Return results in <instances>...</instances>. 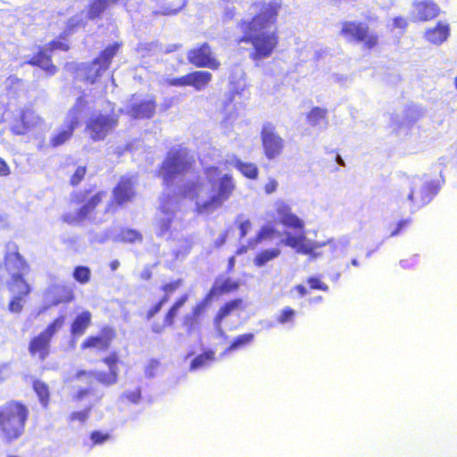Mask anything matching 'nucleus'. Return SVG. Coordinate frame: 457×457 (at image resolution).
<instances>
[{"label": "nucleus", "instance_id": "8", "mask_svg": "<svg viewBox=\"0 0 457 457\" xmlns=\"http://www.w3.org/2000/svg\"><path fill=\"white\" fill-rule=\"evenodd\" d=\"M109 112H92L85 121L84 132L93 142L104 141L119 126L120 112L115 110V104L108 102Z\"/></svg>", "mask_w": 457, "mask_h": 457}, {"label": "nucleus", "instance_id": "11", "mask_svg": "<svg viewBox=\"0 0 457 457\" xmlns=\"http://www.w3.org/2000/svg\"><path fill=\"white\" fill-rule=\"evenodd\" d=\"M340 35L347 42L361 44L362 47L367 50L375 49L379 46V36L371 31L369 25L363 21H343Z\"/></svg>", "mask_w": 457, "mask_h": 457}, {"label": "nucleus", "instance_id": "59", "mask_svg": "<svg viewBox=\"0 0 457 457\" xmlns=\"http://www.w3.org/2000/svg\"><path fill=\"white\" fill-rule=\"evenodd\" d=\"M10 174V168L7 162L0 157V177H4Z\"/></svg>", "mask_w": 457, "mask_h": 457}, {"label": "nucleus", "instance_id": "15", "mask_svg": "<svg viewBox=\"0 0 457 457\" xmlns=\"http://www.w3.org/2000/svg\"><path fill=\"white\" fill-rule=\"evenodd\" d=\"M136 179L134 176H120L112 190V198L105 208V212H113L115 207H121L136 197Z\"/></svg>", "mask_w": 457, "mask_h": 457}, {"label": "nucleus", "instance_id": "19", "mask_svg": "<svg viewBox=\"0 0 457 457\" xmlns=\"http://www.w3.org/2000/svg\"><path fill=\"white\" fill-rule=\"evenodd\" d=\"M212 79V74L207 71H194L184 76L166 79L164 83L169 87H193L196 91L204 89Z\"/></svg>", "mask_w": 457, "mask_h": 457}, {"label": "nucleus", "instance_id": "6", "mask_svg": "<svg viewBox=\"0 0 457 457\" xmlns=\"http://www.w3.org/2000/svg\"><path fill=\"white\" fill-rule=\"evenodd\" d=\"M195 158L191 151L184 146L171 147L166 154L157 170L164 186H170L178 177H183L195 170Z\"/></svg>", "mask_w": 457, "mask_h": 457}, {"label": "nucleus", "instance_id": "9", "mask_svg": "<svg viewBox=\"0 0 457 457\" xmlns=\"http://www.w3.org/2000/svg\"><path fill=\"white\" fill-rule=\"evenodd\" d=\"M65 320L64 315L57 316L41 332L29 339L28 351L34 361L44 362L51 356L52 340L64 326Z\"/></svg>", "mask_w": 457, "mask_h": 457}, {"label": "nucleus", "instance_id": "40", "mask_svg": "<svg viewBox=\"0 0 457 457\" xmlns=\"http://www.w3.org/2000/svg\"><path fill=\"white\" fill-rule=\"evenodd\" d=\"M328 111L320 107H313L307 113L306 119L309 125L317 126L322 120L326 119Z\"/></svg>", "mask_w": 457, "mask_h": 457}, {"label": "nucleus", "instance_id": "54", "mask_svg": "<svg viewBox=\"0 0 457 457\" xmlns=\"http://www.w3.org/2000/svg\"><path fill=\"white\" fill-rule=\"evenodd\" d=\"M278 188V182L275 179H270L264 186V191L270 195L274 193Z\"/></svg>", "mask_w": 457, "mask_h": 457}, {"label": "nucleus", "instance_id": "23", "mask_svg": "<svg viewBox=\"0 0 457 457\" xmlns=\"http://www.w3.org/2000/svg\"><path fill=\"white\" fill-rule=\"evenodd\" d=\"M412 7L414 17L419 21H432L440 13L438 4L433 0H416Z\"/></svg>", "mask_w": 457, "mask_h": 457}, {"label": "nucleus", "instance_id": "49", "mask_svg": "<svg viewBox=\"0 0 457 457\" xmlns=\"http://www.w3.org/2000/svg\"><path fill=\"white\" fill-rule=\"evenodd\" d=\"M204 173L206 177V179L209 183H212L216 178H219L220 175V170L217 166H208L204 169Z\"/></svg>", "mask_w": 457, "mask_h": 457}, {"label": "nucleus", "instance_id": "41", "mask_svg": "<svg viewBox=\"0 0 457 457\" xmlns=\"http://www.w3.org/2000/svg\"><path fill=\"white\" fill-rule=\"evenodd\" d=\"M46 46L51 54L52 52L56 50L68 52L71 49V45L69 43L68 37L61 38V34L56 38L49 41Z\"/></svg>", "mask_w": 457, "mask_h": 457}, {"label": "nucleus", "instance_id": "16", "mask_svg": "<svg viewBox=\"0 0 457 457\" xmlns=\"http://www.w3.org/2000/svg\"><path fill=\"white\" fill-rule=\"evenodd\" d=\"M262 146L267 159L278 157L285 147L284 139L276 132L275 126L270 122L263 124L261 131Z\"/></svg>", "mask_w": 457, "mask_h": 457}, {"label": "nucleus", "instance_id": "51", "mask_svg": "<svg viewBox=\"0 0 457 457\" xmlns=\"http://www.w3.org/2000/svg\"><path fill=\"white\" fill-rule=\"evenodd\" d=\"M141 390L137 388L133 391H128L123 394V398L131 403H137L141 400Z\"/></svg>", "mask_w": 457, "mask_h": 457}, {"label": "nucleus", "instance_id": "63", "mask_svg": "<svg viewBox=\"0 0 457 457\" xmlns=\"http://www.w3.org/2000/svg\"><path fill=\"white\" fill-rule=\"evenodd\" d=\"M173 104V99L172 98H166L163 103L162 104V107L163 110H168L170 108Z\"/></svg>", "mask_w": 457, "mask_h": 457}, {"label": "nucleus", "instance_id": "2", "mask_svg": "<svg viewBox=\"0 0 457 457\" xmlns=\"http://www.w3.org/2000/svg\"><path fill=\"white\" fill-rule=\"evenodd\" d=\"M3 263L4 270L10 275L6 288L11 295L7 309L9 312L20 314L24 310L27 299L32 292V287L25 276L30 270V265L20 253L19 246L13 242L6 245Z\"/></svg>", "mask_w": 457, "mask_h": 457}, {"label": "nucleus", "instance_id": "36", "mask_svg": "<svg viewBox=\"0 0 457 457\" xmlns=\"http://www.w3.org/2000/svg\"><path fill=\"white\" fill-rule=\"evenodd\" d=\"M215 360V352L213 350L204 351L203 353L195 357L190 364L191 370H197L204 367Z\"/></svg>", "mask_w": 457, "mask_h": 457}, {"label": "nucleus", "instance_id": "20", "mask_svg": "<svg viewBox=\"0 0 457 457\" xmlns=\"http://www.w3.org/2000/svg\"><path fill=\"white\" fill-rule=\"evenodd\" d=\"M41 121L42 119L32 108H23L21 110L19 117L13 120L11 132L17 136L25 135L38 126Z\"/></svg>", "mask_w": 457, "mask_h": 457}, {"label": "nucleus", "instance_id": "46", "mask_svg": "<svg viewBox=\"0 0 457 457\" xmlns=\"http://www.w3.org/2000/svg\"><path fill=\"white\" fill-rule=\"evenodd\" d=\"M160 369H161L160 361L157 359H151L147 362V364L145 368V375L147 378H154V376H156V374L158 373Z\"/></svg>", "mask_w": 457, "mask_h": 457}, {"label": "nucleus", "instance_id": "48", "mask_svg": "<svg viewBox=\"0 0 457 457\" xmlns=\"http://www.w3.org/2000/svg\"><path fill=\"white\" fill-rule=\"evenodd\" d=\"M183 285V280L181 278H178L176 280H172L170 282L165 283L161 287V290L165 294L172 295L174 294L181 286Z\"/></svg>", "mask_w": 457, "mask_h": 457}, {"label": "nucleus", "instance_id": "32", "mask_svg": "<svg viewBox=\"0 0 457 457\" xmlns=\"http://www.w3.org/2000/svg\"><path fill=\"white\" fill-rule=\"evenodd\" d=\"M233 163L235 168L246 179H257L259 169L255 163L242 162L239 159H236Z\"/></svg>", "mask_w": 457, "mask_h": 457}, {"label": "nucleus", "instance_id": "58", "mask_svg": "<svg viewBox=\"0 0 457 457\" xmlns=\"http://www.w3.org/2000/svg\"><path fill=\"white\" fill-rule=\"evenodd\" d=\"M251 228V222L249 220L242 221L239 224L240 237H245Z\"/></svg>", "mask_w": 457, "mask_h": 457}, {"label": "nucleus", "instance_id": "39", "mask_svg": "<svg viewBox=\"0 0 457 457\" xmlns=\"http://www.w3.org/2000/svg\"><path fill=\"white\" fill-rule=\"evenodd\" d=\"M72 278L80 285L87 284L91 279V270L87 266H75L72 271Z\"/></svg>", "mask_w": 457, "mask_h": 457}, {"label": "nucleus", "instance_id": "5", "mask_svg": "<svg viewBox=\"0 0 457 457\" xmlns=\"http://www.w3.org/2000/svg\"><path fill=\"white\" fill-rule=\"evenodd\" d=\"M29 413V406L20 400H10L0 406V436L5 443L24 435Z\"/></svg>", "mask_w": 457, "mask_h": 457}, {"label": "nucleus", "instance_id": "34", "mask_svg": "<svg viewBox=\"0 0 457 457\" xmlns=\"http://www.w3.org/2000/svg\"><path fill=\"white\" fill-rule=\"evenodd\" d=\"M277 233V230L270 226H263L254 237L251 238L248 241V246L251 249L255 248L259 244H261L264 239L272 237Z\"/></svg>", "mask_w": 457, "mask_h": 457}, {"label": "nucleus", "instance_id": "37", "mask_svg": "<svg viewBox=\"0 0 457 457\" xmlns=\"http://www.w3.org/2000/svg\"><path fill=\"white\" fill-rule=\"evenodd\" d=\"M60 295L56 296L52 304L54 306L73 302L76 298L73 289L69 286H60Z\"/></svg>", "mask_w": 457, "mask_h": 457}, {"label": "nucleus", "instance_id": "57", "mask_svg": "<svg viewBox=\"0 0 457 457\" xmlns=\"http://www.w3.org/2000/svg\"><path fill=\"white\" fill-rule=\"evenodd\" d=\"M409 223H410L409 220H402L398 221L396 228L391 232V236L394 237V236L398 235L402 229H403L404 228H406L409 225Z\"/></svg>", "mask_w": 457, "mask_h": 457}, {"label": "nucleus", "instance_id": "10", "mask_svg": "<svg viewBox=\"0 0 457 457\" xmlns=\"http://www.w3.org/2000/svg\"><path fill=\"white\" fill-rule=\"evenodd\" d=\"M101 361L108 368L107 371L79 370L75 372L71 380H79L82 378H94L98 384L104 386H112L119 381L120 369L121 363L120 354L112 351L101 359Z\"/></svg>", "mask_w": 457, "mask_h": 457}, {"label": "nucleus", "instance_id": "42", "mask_svg": "<svg viewBox=\"0 0 457 457\" xmlns=\"http://www.w3.org/2000/svg\"><path fill=\"white\" fill-rule=\"evenodd\" d=\"M295 316L296 311L290 306H286L276 316L275 320L277 323L284 325L293 322Z\"/></svg>", "mask_w": 457, "mask_h": 457}, {"label": "nucleus", "instance_id": "26", "mask_svg": "<svg viewBox=\"0 0 457 457\" xmlns=\"http://www.w3.org/2000/svg\"><path fill=\"white\" fill-rule=\"evenodd\" d=\"M437 188L430 184H424L420 187H412L408 195V199L416 207L420 208L428 204L436 195Z\"/></svg>", "mask_w": 457, "mask_h": 457}, {"label": "nucleus", "instance_id": "27", "mask_svg": "<svg viewBox=\"0 0 457 457\" xmlns=\"http://www.w3.org/2000/svg\"><path fill=\"white\" fill-rule=\"evenodd\" d=\"M450 36V26L446 22L438 21L435 27L428 29L424 37L427 41L433 45L443 44Z\"/></svg>", "mask_w": 457, "mask_h": 457}, {"label": "nucleus", "instance_id": "43", "mask_svg": "<svg viewBox=\"0 0 457 457\" xmlns=\"http://www.w3.org/2000/svg\"><path fill=\"white\" fill-rule=\"evenodd\" d=\"M87 167L86 165H79L70 177L69 183L71 187H78L86 178Z\"/></svg>", "mask_w": 457, "mask_h": 457}, {"label": "nucleus", "instance_id": "14", "mask_svg": "<svg viewBox=\"0 0 457 457\" xmlns=\"http://www.w3.org/2000/svg\"><path fill=\"white\" fill-rule=\"evenodd\" d=\"M101 395H96L94 388L88 387H80L76 392H74L71 399L72 403L77 405L82 404L84 402L88 401V404H87L82 410L72 411L68 416V421L70 423L73 422H80L85 423L90 417L91 412L95 407V403L90 402V399L97 403L102 400Z\"/></svg>", "mask_w": 457, "mask_h": 457}, {"label": "nucleus", "instance_id": "64", "mask_svg": "<svg viewBox=\"0 0 457 457\" xmlns=\"http://www.w3.org/2000/svg\"><path fill=\"white\" fill-rule=\"evenodd\" d=\"M141 276H142V278H145V279L148 280V279H150V278H151V277H152V273H151V271L146 270V271H145L144 273H142V275H141Z\"/></svg>", "mask_w": 457, "mask_h": 457}, {"label": "nucleus", "instance_id": "31", "mask_svg": "<svg viewBox=\"0 0 457 457\" xmlns=\"http://www.w3.org/2000/svg\"><path fill=\"white\" fill-rule=\"evenodd\" d=\"M32 389L37 395L41 406L43 408H47L51 402L49 385L41 379H35L32 382Z\"/></svg>", "mask_w": 457, "mask_h": 457}, {"label": "nucleus", "instance_id": "35", "mask_svg": "<svg viewBox=\"0 0 457 457\" xmlns=\"http://www.w3.org/2000/svg\"><path fill=\"white\" fill-rule=\"evenodd\" d=\"M280 254L278 248L266 249L258 253L253 258V263L257 267H262L270 261L277 258Z\"/></svg>", "mask_w": 457, "mask_h": 457}, {"label": "nucleus", "instance_id": "44", "mask_svg": "<svg viewBox=\"0 0 457 457\" xmlns=\"http://www.w3.org/2000/svg\"><path fill=\"white\" fill-rule=\"evenodd\" d=\"M122 241L128 243L140 242L143 240L142 234L133 228H125L120 231Z\"/></svg>", "mask_w": 457, "mask_h": 457}, {"label": "nucleus", "instance_id": "24", "mask_svg": "<svg viewBox=\"0 0 457 457\" xmlns=\"http://www.w3.org/2000/svg\"><path fill=\"white\" fill-rule=\"evenodd\" d=\"M239 287V281L234 280L230 278H224L221 281L216 279L205 295V302H211L213 299H218L224 295L234 293L237 291Z\"/></svg>", "mask_w": 457, "mask_h": 457}, {"label": "nucleus", "instance_id": "47", "mask_svg": "<svg viewBox=\"0 0 457 457\" xmlns=\"http://www.w3.org/2000/svg\"><path fill=\"white\" fill-rule=\"evenodd\" d=\"M306 282L309 285L310 289L320 290L323 292H327L328 290V286L319 277H309L306 279Z\"/></svg>", "mask_w": 457, "mask_h": 457}, {"label": "nucleus", "instance_id": "38", "mask_svg": "<svg viewBox=\"0 0 457 457\" xmlns=\"http://www.w3.org/2000/svg\"><path fill=\"white\" fill-rule=\"evenodd\" d=\"M254 339L253 333L241 334L234 338V340L228 346L226 352H232L245 347L250 345Z\"/></svg>", "mask_w": 457, "mask_h": 457}, {"label": "nucleus", "instance_id": "18", "mask_svg": "<svg viewBox=\"0 0 457 457\" xmlns=\"http://www.w3.org/2000/svg\"><path fill=\"white\" fill-rule=\"evenodd\" d=\"M116 337L117 331L115 328L104 325L100 328L98 334L87 337L80 344V349L106 352L110 349Z\"/></svg>", "mask_w": 457, "mask_h": 457}, {"label": "nucleus", "instance_id": "13", "mask_svg": "<svg viewBox=\"0 0 457 457\" xmlns=\"http://www.w3.org/2000/svg\"><path fill=\"white\" fill-rule=\"evenodd\" d=\"M120 46V43L115 42L104 47L86 68L85 81L95 84L103 73L110 68L112 59L118 54Z\"/></svg>", "mask_w": 457, "mask_h": 457}, {"label": "nucleus", "instance_id": "45", "mask_svg": "<svg viewBox=\"0 0 457 457\" xmlns=\"http://www.w3.org/2000/svg\"><path fill=\"white\" fill-rule=\"evenodd\" d=\"M89 437L92 441L93 445H103L111 438V435L108 432H102L99 430H94L90 433Z\"/></svg>", "mask_w": 457, "mask_h": 457}, {"label": "nucleus", "instance_id": "61", "mask_svg": "<svg viewBox=\"0 0 457 457\" xmlns=\"http://www.w3.org/2000/svg\"><path fill=\"white\" fill-rule=\"evenodd\" d=\"M236 264V259L235 256H230L228 260V266H227V271L231 272L233 271Z\"/></svg>", "mask_w": 457, "mask_h": 457}, {"label": "nucleus", "instance_id": "28", "mask_svg": "<svg viewBox=\"0 0 457 457\" xmlns=\"http://www.w3.org/2000/svg\"><path fill=\"white\" fill-rule=\"evenodd\" d=\"M92 314L89 311H83L79 313L71 325V334L74 337L82 336L90 326Z\"/></svg>", "mask_w": 457, "mask_h": 457}, {"label": "nucleus", "instance_id": "56", "mask_svg": "<svg viewBox=\"0 0 457 457\" xmlns=\"http://www.w3.org/2000/svg\"><path fill=\"white\" fill-rule=\"evenodd\" d=\"M393 24L395 28H399L403 30H405L408 26V21L403 17H395L393 20Z\"/></svg>", "mask_w": 457, "mask_h": 457}, {"label": "nucleus", "instance_id": "55", "mask_svg": "<svg viewBox=\"0 0 457 457\" xmlns=\"http://www.w3.org/2000/svg\"><path fill=\"white\" fill-rule=\"evenodd\" d=\"M187 300L188 295L183 294L179 298H177L170 306L179 311L180 308L187 302Z\"/></svg>", "mask_w": 457, "mask_h": 457}, {"label": "nucleus", "instance_id": "7", "mask_svg": "<svg viewBox=\"0 0 457 457\" xmlns=\"http://www.w3.org/2000/svg\"><path fill=\"white\" fill-rule=\"evenodd\" d=\"M105 197L106 192L96 189V186L72 192L70 202L77 205L78 209L75 213H64L62 216V220L68 225H76L93 218Z\"/></svg>", "mask_w": 457, "mask_h": 457}, {"label": "nucleus", "instance_id": "1", "mask_svg": "<svg viewBox=\"0 0 457 457\" xmlns=\"http://www.w3.org/2000/svg\"><path fill=\"white\" fill-rule=\"evenodd\" d=\"M281 9V0L254 1L249 6L251 17L237 22L241 36L236 42L237 45L245 43L252 46L249 58L255 63L270 58L278 47L277 29L269 31L268 29L277 24Z\"/></svg>", "mask_w": 457, "mask_h": 457}, {"label": "nucleus", "instance_id": "25", "mask_svg": "<svg viewBox=\"0 0 457 457\" xmlns=\"http://www.w3.org/2000/svg\"><path fill=\"white\" fill-rule=\"evenodd\" d=\"M156 106L155 97L152 96L130 104L128 112L135 120L151 119L155 114Z\"/></svg>", "mask_w": 457, "mask_h": 457}, {"label": "nucleus", "instance_id": "29", "mask_svg": "<svg viewBox=\"0 0 457 457\" xmlns=\"http://www.w3.org/2000/svg\"><path fill=\"white\" fill-rule=\"evenodd\" d=\"M119 0H91L87 7V18L90 21L99 19L112 4Z\"/></svg>", "mask_w": 457, "mask_h": 457}, {"label": "nucleus", "instance_id": "30", "mask_svg": "<svg viewBox=\"0 0 457 457\" xmlns=\"http://www.w3.org/2000/svg\"><path fill=\"white\" fill-rule=\"evenodd\" d=\"M179 315V310L170 306L163 316L162 322L154 321L151 325V330L154 334H162L167 328H171Z\"/></svg>", "mask_w": 457, "mask_h": 457}, {"label": "nucleus", "instance_id": "12", "mask_svg": "<svg viewBox=\"0 0 457 457\" xmlns=\"http://www.w3.org/2000/svg\"><path fill=\"white\" fill-rule=\"evenodd\" d=\"M87 104V102L83 96L77 98L76 104L69 110L63 125L50 137L49 145L52 148H57L63 145L72 138L75 130L80 124V109L78 104Z\"/></svg>", "mask_w": 457, "mask_h": 457}, {"label": "nucleus", "instance_id": "53", "mask_svg": "<svg viewBox=\"0 0 457 457\" xmlns=\"http://www.w3.org/2000/svg\"><path fill=\"white\" fill-rule=\"evenodd\" d=\"M78 27V23L70 21L67 23L65 29L61 33V38L68 37Z\"/></svg>", "mask_w": 457, "mask_h": 457}, {"label": "nucleus", "instance_id": "4", "mask_svg": "<svg viewBox=\"0 0 457 457\" xmlns=\"http://www.w3.org/2000/svg\"><path fill=\"white\" fill-rule=\"evenodd\" d=\"M275 212L278 216V222L286 228L294 229L296 234H287L283 244L295 250L297 253L309 255L316 258L320 255L317 249L320 245L310 242L304 233V222L292 212L290 205L284 201L278 200L275 203Z\"/></svg>", "mask_w": 457, "mask_h": 457}, {"label": "nucleus", "instance_id": "52", "mask_svg": "<svg viewBox=\"0 0 457 457\" xmlns=\"http://www.w3.org/2000/svg\"><path fill=\"white\" fill-rule=\"evenodd\" d=\"M162 307L157 303H155L146 311L145 314V320H151L157 313H159Z\"/></svg>", "mask_w": 457, "mask_h": 457}, {"label": "nucleus", "instance_id": "60", "mask_svg": "<svg viewBox=\"0 0 457 457\" xmlns=\"http://www.w3.org/2000/svg\"><path fill=\"white\" fill-rule=\"evenodd\" d=\"M294 290H295L300 296H304L308 293L307 288L302 284L295 285Z\"/></svg>", "mask_w": 457, "mask_h": 457}, {"label": "nucleus", "instance_id": "3", "mask_svg": "<svg viewBox=\"0 0 457 457\" xmlns=\"http://www.w3.org/2000/svg\"><path fill=\"white\" fill-rule=\"evenodd\" d=\"M235 188L236 185L232 176L224 174L219 178L217 190L205 201H199L204 189V183L200 179L188 180L181 185L175 196L178 201L189 200L195 202L196 212L202 214L220 208L232 195Z\"/></svg>", "mask_w": 457, "mask_h": 457}, {"label": "nucleus", "instance_id": "22", "mask_svg": "<svg viewBox=\"0 0 457 457\" xmlns=\"http://www.w3.org/2000/svg\"><path fill=\"white\" fill-rule=\"evenodd\" d=\"M245 309V303L243 298H234L226 301L220 306L215 313L212 322L216 330L222 329L223 321L237 312H241Z\"/></svg>", "mask_w": 457, "mask_h": 457}, {"label": "nucleus", "instance_id": "33", "mask_svg": "<svg viewBox=\"0 0 457 457\" xmlns=\"http://www.w3.org/2000/svg\"><path fill=\"white\" fill-rule=\"evenodd\" d=\"M209 302H205V297L204 300L200 303H198L192 310L191 315H187L185 317L184 324L187 326V328L191 330L195 328L196 324L198 323V318L202 314V312L204 311L207 303Z\"/></svg>", "mask_w": 457, "mask_h": 457}, {"label": "nucleus", "instance_id": "17", "mask_svg": "<svg viewBox=\"0 0 457 457\" xmlns=\"http://www.w3.org/2000/svg\"><path fill=\"white\" fill-rule=\"evenodd\" d=\"M187 59L189 63L197 68H209L216 71L220 66V61L215 57L212 46L207 42L188 50Z\"/></svg>", "mask_w": 457, "mask_h": 457}, {"label": "nucleus", "instance_id": "21", "mask_svg": "<svg viewBox=\"0 0 457 457\" xmlns=\"http://www.w3.org/2000/svg\"><path fill=\"white\" fill-rule=\"evenodd\" d=\"M27 64L40 68L47 76H54L58 71V67L54 63L52 54L47 47L39 46L27 61Z\"/></svg>", "mask_w": 457, "mask_h": 457}, {"label": "nucleus", "instance_id": "50", "mask_svg": "<svg viewBox=\"0 0 457 457\" xmlns=\"http://www.w3.org/2000/svg\"><path fill=\"white\" fill-rule=\"evenodd\" d=\"M172 225V219L171 218H166L162 219L158 221V236L162 237L166 233H168Z\"/></svg>", "mask_w": 457, "mask_h": 457}, {"label": "nucleus", "instance_id": "62", "mask_svg": "<svg viewBox=\"0 0 457 457\" xmlns=\"http://www.w3.org/2000/svg\"><path fill=\"white\" fill-rule=\"evenodd\" d=\"M171 295L163 293V295L156 302L161 307H162L169 300Z\"/></svg>", "mask_w": 457, "mask_h": 457}]
</instances>
